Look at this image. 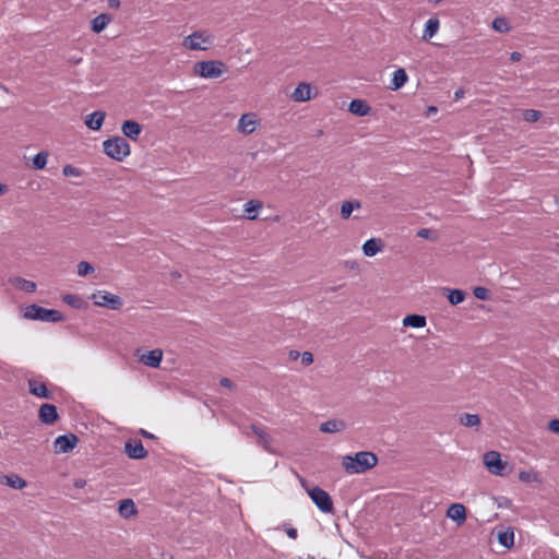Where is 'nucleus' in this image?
I'll list each match as a JSON object with an SVG mask.
<instances>
[{"label":"nucleus","mask_w":559,"mask_h":559,"mask_svg":"<svg viewBox=\"0 0 559 559\" xmlns=\"http://www.w3.org/2000/svg\"><path fill=\"white\" fill-rule=\"evenodd\" d=\"M28 391L36 397L40 399H50L51 392L47 389L44 382H39L35 379H29L27 381Z\"/></svg>","instance_id":"obj_14"},{"label":"nucleus","mask_w":559,"mask_h":559,"mask_svg":"<svg viewBox=\"0 0 559 559\" xmlns=\"http://www.w3.org/2000/svg\"><path fill=\"white\" fill-rule=\"evenodd\" d=\"M219 383H221V385H222V386H224V388H228V389L233 388V382H231V380H229L228 378H222V379L219 380Z\"/></svg>","instance_id":"obj_45"},{"label":"nucleus","mask_w":559,"mask_h":559,"mask_svg":"<svg viewBox=\"0 0 559 559\" xmlns=\"http://www.w3.org/2000/svg\"><path fill=\"white\" fill-rule=\"evenodd\" d=\"M473 294L475 298L479 300H487L489 297V290L486 287L477 286L474 288Z\"/></svg>","instance_id":"obj_41"},{"label":"nucleus","mask_w":559,"mask_h":559,"mask_svg":"<svg viewBox=\"0 0 559 559\" xmlns=\"http://www.w3.org/2000/svg\"><path fill=\"white\" fill-rule=\"evenodd\" d=\"M492 28L499 33H508L510 31L509 22L504 17H496L492 21Z\"/></svg>","instance_id":"obj_37"},{"label":"nucleus","mask_w":559,"mask_h":559,"mask_svg":"<svg viewBox=\"0 0 559 559\" xmlns=\"http://www.w3.org/2000/svg\"><path fill=\"white\" fill-rule=\"evenodd\" d=\"M378 463V457L372 452L361 451L355 455H345L342 459V466L348 474H362Z\"/></svg>","instance_id":"obj_1"},{"label":"nucleus","mask_w":559,"mask_h":559,"mask_svg":"<svg viewBox=\"0 0 559 559\" xmlns=\"http://www.w3.org/2000/svg\"><path fill=\"white\" fill-rule=\"evenodd\" d=\"M298 357H300V353L297 350H290L289 352V358L293 360H296Z\"/></svg>","instance_id":"obj_51"},{"label":"nucleus","mask_w":559,"mask_h":559,"mask_svg":"<svg viewBox=\"0 0 559 559\" xmlns=\"http://www.w3.org/2000/svg\"><path fill=\"white\" fill-rule=\"evenodd\" d=\"M226 69V66L222 61L207 60L195 63V73L203 79H217Z\"/></svg>","instance_id":"obj_5"},{"label":"nucleus","mask_w":559,"mask_h":559,"mask_svg":"<svg viewBox=\"0 0 559 559\" xmlns=\"http://www.w3.org/2000/svg\"><path fill=\"white\" fill-rule=\"evenodd\" d=\"M408 80V75L403 68H400L393 72L390 88L397 91L405 85Z\"/></svg>","instance_id":"obj_23"},{"label":"nucleus","mask_w":559,"mask_h":559,"mask_svg":"<svg viewBox=\"0 0 559 559\" xmlns=\"http://www.w3.org/2000/svg\"><path fill=\"white\" fill-rule=\"evenodd\" d=\"M463 95H464V90H463V88H459V90H456V91L454 92V98H455V99H460V98H462V97H463Z\"/></svg>","instance_id":"obj_50"},{"label":"nucleus","mask_w":559,"mask_h":559,"mask_svg":"<svg viewBox=\"0 0 559 559\" xmlns=\"http://www.w3.org/2000/svg\"><path fill=\"white\" fill-rule=\"evenodd\" d=\"M382 249V241L379 238H370L362 245V251L366 257H373Z\"/></svg>","instance_id":"obj_24"},{"label":"nucleus","mask_w":559,"mask_h":559,"mask_svg":"<svg viewBox=\"0 0 559 559\" xmlns=\"http://www.w3.org/2000/svg\"><path fill=\"white\" fill-rule=\"evenodd\" d=\"M300 358L304 366H309L313 362V355L310 352H304L300 354Z\"/></svg>","instance_id":"obj_42"},{"label":"nucleus","mask_w":559,"mask_h":559,"mask_svg":"<svg viewBox=\"0 0 559 559\" xmlns=\"http://www.w3.org/2000/svg\"><path fill=\"white\" fill-rule=\"evenodd\" d=\"M447 516L461 525L466 520V509L461 503H453L448 508Z\"/></svg>","instance_id":"obj_15"},{"label":"nucleus","mask_w":559,"mask_h":559,"mask_svg":"<svg viewBox=\"0 0 559 559\" xmlns=\"http://www.w3.org/2000/svg\"><path fill=\"white\" fill-rule=\"evenodd\" d=\"M428 234H429V230H428V229H425V228H424V229H420V230L418 231V236H419V237H427V236H428Z\"/></svg>","instance_id":"obj_52"},{"label":"nucleus","mask_w":559,"mask_h":559,"mask_svg":"<svg viewBox=\"0 0 559 559\" xmlns=\"http://www.w3.org/2000/svg\"><path fill=\"white\" fill-rule=\"evenodd\" d=\"M1 483L12 489H23L26 487V481L17 474L11 473L1 476Z\"/></svg>","instance_id":"obj_17"},{"label":"nucleus","mask_w":559,"mask_h":559,"mask_svg":"<svg viewBox=\"0 0 559 559\" xmlns=\"http://www.w3.org/2000/svg\"><path fill=\"white\" fill-rule=\"evenodd\" d=\"M62 300L70 307L74 308V309H82L85 307V301L84 299L79 296V295H74V294H67L62 297Z\"/></svg>","instance_id":"obj_31"},{"label":"nucleus","mask_w":559,"mask_h":559,"mask_svg":"<svg viewBox=\"0 0 559 559\" xmlns=\"http://www.w3.org/2000/svg\"><path fill=\"white\" fill-rule=\"evenodd\" d=\"M498 542L506 548H511L514 545V532L512 528L499 532Z\"/></svg>","instance_id":"obj_28"},{"label":"nucleus","mask_w":559,"mask_h":559,"mask_svg":"<svg viewBox=\"0 0 559 559\" xmlns=\"http://www.w3.org/2000/svg\"><path fill=\"white\" fill-rule=\"evenodd\" d=\"M429 111H430V112H436V111H437V107H435V106H430V107H429Z\"/></svg>","instance_id":"obj_54"},{"label":"nucleus","mask_w":559,"mask_h":559,"mask_svg":"<svg viewBox=\"0 0 559 559\" xmlns=\"http://www.w3.org/2000/svg\"><path fill=\"white\" fill-rule=\"evenodd\" d=\"M542 114L535 109H526L523 112V119L527 122H535L540 118Z\"/></svg>","instance_id":"obj_39"},{"label":"nucleus","mask_w":559,"mask_h":559,"mask_svg":"<svg viewBox=\"0 0 559 559\" xmlns=\"http://www.w3.org/2000/svg\"><path fill=\"white\" fill-rule=\"evenodd\" d=\"M142 130V126L135 120H126L121 124V131L123 135L133 141H136L139 139Z\"/></svg>","instance_id":"obj_13"},{"label":"nucleus","mask_w":559,"mask_h":559,"mask_svg":"<svg viewBox=\"0 0 559 559\" xmlns=\"http://www.w3.org/2000/svg\"><path fill=\"white\" fill-rule=\"evenodd\" d=\"M429 2L433 3V4H438L440 3L442 0H428Z\"/></svg>","instance_id":"obj_56"},{"label":"nucleus","mask_w":559,"mask_h":559,"mask_svg":"<svg viewBox=\"0 0 559 559\" xmlns=\"http://www.w3.org/2000/svg\"><path fill=\"white\" fill-rule=\"evenodd\" d=\"M360 206L361 204L357 200L344 201L341 205V216L343 218H348L352 215L353 211L356 209H360Z\"/></svg>","instance_id":"obj_32"},{"label":"nucleus","mask_w":559,"mask_h":559,"mask_svg":"<svg viewBox=\"0 0 559 559\" xmlns=\"http://www.w3.org/2000/svg\"><path fill=\"white\" fill-rule=\"evenodd\" d=\"M520 479L525 480L526 479V474L525 473H521L520 474Z\"/></svg>","instance_id":"obj_55"},{"label":"nucleus","mask_w":559,"mask_h":559,"mask_svg":"<svg viewBox=\"0 0 559 559\" xmlns=\"http://www.w3.org/2000/svg\"><path fill=\"white\" fill-rule=\"evenodd\" d=\"M258 126L257 116L254 114H245L238 121V131L243 134H251Z\"/></svg>","instance_id":"obj_11"},{"label":"nucleus","mask_w":559,"mask_h":559,"mask_svg":"<svg viewBox=\"0 0 559 559\" xmlns=\"http://www.w3.org/2000/svg\"><path fill=\"white\" fill-rule=\"evenodd\" d=\"M7 191V186L3 183H0V195H2Z\"/></svg>","instance_id":"obj_53"},{"label":"nucleus","mask_w":559,"mask_h":559,"mask_svg":"<svg viewBox=\"0 0 559 559\" xmlns=\"http://www.w3.org/2000/svg\"><path fill=\"white\" fill-rule=\"evenodd\" d=\"M484 464L491 474L502 475L507 463L501 460L499 452L489 451L484 455Z\"/></svg>","instance_id":"obj_8"},{"label":"nucleus","mask_w":559,"mask_h":559,"mask_svg":"<svg viewBox=\"0 0 559 559\" xmlns=\"http://www.w3.org/2000/svg\"><path fill=\"white\" fill-rule=\"evenodd\" d=\"M105 117H106V115L104 111H100V110L94 111L87 116V118L85 120V124L91 130H94V131L99 130L103 126Z\"/></svg>","instance_id":"obj_21"},{"label":"nucleus","mask_w":559,"mask_h":559,"mask_svg":"<svg viewBox=\"0 0 559 559\" xmlns=\"http://www.w3.org/2000/svg\"><path fill=\"white\" fill-rule=\"evenodd\" d=\"M440 22L437 17H430L425 23V28L421 38L428 40L432 38L439 31Z\"/></svg>","instance_id":"obj_26"},{"label":"nucleus","mask_w":559,"mask_h":559,"mask_svg":"<svg viewBox=\"0 0 559 559\" xmlns=\"http://www.w3.org/2000/svg\"><path fill=\"white\" fill-rule=\"evenodd\" d=\"M111 22V16L107 13H100L91 21V28L94 33H100Z\"/></svg>","instance_id":"obj_22"},{"label":"nucleus","mask_w":559,"mask_h":559,"mask_svg":"<svg viewBox=\"0 0 559 559\" xmlns=\"http://www.w3.org/2000/svg\"><path fill=\"white\" fill-rule=\"evenodd\" d=\"M285 532L287 534V536L292 539H296L297 538V530L293 526H286L285 527Z\"/></svg>","instance_id":"obj_44"},{"label":"nucleus","mask_w":559,"mask_h":559,"mask_svg":"<svg viewBox=\"0 0 559 559\" xmlns=\"http://www.w3.org/2000/svg\"><path fill=\"white\" fill-rule=\"evenodd\" d=\"M118 512L120 516L130 519L138 513V510L132 499H123L119 502Z\"/></svg>","instance_id":"obj_19"},{"label":"nucleus","mask_w":559,"mask_h":559,"mask_svg":"<svg viewBox=\"0 0 559 559\" xmlns=\"http://www.w3.org/2000/svg\"><path fill=\"white\" fill-rule=\"evenodd\" d=\"M47 160H48V153L45 151H41L34 156L33 166L35 169H44L47 165Z\"/></svg>","instance_id":"obj_36"},{"label":"nucleus","mask_w":559,"mask_h":559,"mask_svg":"<svg viewBox=\"0 0 559 559\" xmlns=\"http://www.w3.org/2000/svg\"><path fill=\"white\" fill-rule=\"evenodd\" d=\"M62 174L66 177H80L82 175V171L79 168L74 167L73 165L68 164L63 166Z\"/></svg>","instance_id":"obj_40"},{"label":"nucleus","mask_w":559,"mask_h":559,"mask_svg":"<svg viewBox=\"0 0 559 559\" xmlns=\"http://www.w3.org/2000/svg\"><path fill=\"white\" fill-rule=\"evenodd\" d=\"M91 299L95 306L111 310H119L123 305L120 296L111 294L107 290H96L92 294Z\"/></svg>","instance_id":"obj_7"},{"label":"nucleus","mask_w":559,"mask_h":559,"mask_svg":"<svg viewBox=\"0 0 559 559\" xmlns=\"http://www.w3.org/2000/svg\"><path fill=\"white\" fill-rule=\"evenodd\" d=\"M548 428L550 431L559 433V419H551L548 424Z\"/></svg>","instance_id":"obj_43"},{"label":"nucleus","mask_w":559,"mask_h":559,"mask_svg":"<svg viewBox=\"0 0 559 559\" xmlns=\"http://www.w3.org/2000/svg\"><path fill=\"white\" fill-rule=\"evenodd\" d=\"M23 317L27 320L41 322H60L63 320V316L60 311L46 309L35 304L25 307Z\"/></svg>","instance_id":"obj_3"},{"label":"nucleus","mask_w":559,"mask_h":559,"mask_svg":"<svg viewBox=\"0 0 559 559\" xmlns=\"http://www.w3.org/2000/svg\"><path fill=\"white\" fill-rule=\"evenodd\" d=\"M163 352L160 349H152L140 357V361L151 368H157L160 365Z\"/></svg>","instance_id":"obj_16"},{"label":"nucleus","mask_w":559,"mask_h":559,"mask_svg":"<svg viewBox=\"0 0 559 559\" xmlns=\"http://www.w3.org/2000/svg\"><path fill=\"white\" fill-rule=\"evenodd\" d=\"M213 44V36L205 31H197L183 38L182 45L190 50H206Z\"/></svg>","instance_id":"obj_6"},{"label":"nucleus","mask_w":559,"mask_h":559,"mask_svg":"<svg viewBox=\"0 0 559 559\" xmlns=\"http://www.w3.org/2000/svg\"><path fill=\"white\" fill-rule=\"evenodd\" d=\"M103 151L108 157L117 162H122L131 153L130 144L119 135L105 140Z\"/></svg>","instance_id":"obj_2"},{"label":"nucleus","mask_w":559,"mask_h":559,"mask_svg":"<svg viewBox=\"0 0 559 559\" xmlns=\"http://www.w3.org/2000/svg\"><path fill=\"white\" fill-rule=\"evenodd\" d=\"M93 272H94V266L90 262L81 261L78 264V275L86 276Z\"/></svg>","instance_id":"obj_38"},{"label":"nucleus","mask_w":559,"mask_h":559,"mask_svg":"<svg viewBox=\"0 0 559 559\" xmlns=\"http://www.w3.org/2000/svg\"><path fill=\"white\" fill-rule=\"evenodd\" d=\"M427 324V319L423 314H408L403 319V326L421 329Z\"/></svg>","instance_id":"obj_25"},{"label":"nucleus","mask_w":559,"mask_h":559,"mask_svg":"<svg viewBox=\"0 0 559 559\" xmlns=\"http://www.w3.org/2000/svg\"><path fill=\"white\" fill-rule=\"evenodd\" d=\"M262 207V203L259 201L250 200L245 204V213L248 219H255L258 211Z\"/></svg>","instance_id":"obj_30"},{"label":"nucleus","mask_w":559,"mask_h":559,"mask_svg":"<svg viewBox=\"0 0 559 559\" xmlns=\"http://www.w3.org/2000/svg\"><path fill=\"white\" fill-rule=\"evenodd\" d=\"M448 300L451 305L455 306L464 301L465 292L462 289H449Z\"/></svg>","instance_id":"obj_33"},{"label":"nucleus","mask_w":559,"mask_h":559,"mask_svg":"<svg viewBox=\"0 0 559 559\" xmlns=\"http://www.w3.org/2000/svg\"><path fill=\"white\" fill-rule=\"evenodd\" d=\"M140 433L144 437V438H147V439H155V436L144 429H141L140 430Z\"/></svg>","instance_id":"obj_49"},{"label":"nucleus","mask_w":559,"mask_h":559,"mask_svg":"<svg viewBox=\"0 0 559 559\" xmlns=\"http://www.w3.org/2000/svg\"><path fill=\"white\" fill-rule=\"evenodd\" d=\"M348 109L352 114L360 117L368 115L370 111L369 105L362 99H353L349 103Z\"/></svg>","instance_id":"obj_27"},{"label":"nucleus","mask_w":559,"mask_h":559,"mask_svg":"<svg viewBox=\"0 0 559 559\" xmlns=\"http://www.w3.org/2000/svg\"><path fill=\"white\" fill-rule=\"evenodd\" d=\"M124 451L130 459L134 460H142L147 455V451L140 440H128L124 443Z\"/></svg>","instance_id":"obj_10"},{"label":"nucleus","mask_w":559,"mask_h":559,"mask_svg":"<svg viewBox=\"0 0 559 559\" xmlns=\"http://www.w3.org/2000/svg\"><path fill=\"white\" fill-rule=\"evenodd\" d=\"M302 487L306 489L309 498L312 500V502L316 504V507L323 513H332L334 510L333 500L331 496L323 490L322 488L314 486V487H307L306 481L301 480Z\"/></svg>","instance_id":"obj_4"},{"label":"nucleus","mask_w":559,"mask_h":559,"mask_svg":"<svg viewBox=\"0 0 559 559\" xmlns=\"http://www.w3.org/2000/svg\"><path fill=\"white\" fill-rule=\"evenodd\" d=\"M306 559H314L313 557L308 556Z\"/></svg>","instance_id":"obj_57"},{"label":"nucleus","mask_w":559,"mask_h":559,"mask_svg":"<svg viewBox=\"0 0 559 559\" xmlns=\"http://www.w3.org/2000/svg\"><path fill=\"white\" fill-rule=\"evenodd\" d=\"M107 5L109 9H118L120 7V0H108Z\"/></svg>","instance_id":"obj_47"},{"label":"nucleus","mask_w":559,"mask_h":559,"mask_svg":"<svg viewBox=\"0 0 559 559\" xmlns=\"http://www.w3.org/2000/svg\"><path fill=\"white\" fill-rule=\"evenodd\" d=\"M14 285L26 293H33L36 289V284L34 282L22 277L15 278Z\"/></svg>","instance_id":"obj_35"},{"label":"nucleus","mask_w":559,"mask_h":559,"mask_svg":"<svg viewBox=\"0 0 559 559\" xmlns=\"http://www.w3.org/2000/svg\"><path fill=\"white\" fill-rule=\"evenodd\" d=\"M346 427V424L341 419H331L322 423L320 425V431L324 433H334L343 431Z\"/></svg>","instance_id":"obj_20"},{"label":"nucleus","mask_w":559,"mask_h":559,"mask_svg":"<svg viewBox=\"0 0 559 559\" xmlns=\"http://www.w3.org/2000/svg\"><path fill=\"white\" fill-rule=\"evenodd\" d=\"M460 423L465 427H477L480 424V418L476 414H463L460 417Z\"/></svg>","instance_id":"obj_34"},{"label":"nucleus","mask_w":559,"mask_h":559,"mask_svg":"<svg viewBox=\"0 0 559 559\" xmlns=\"http://www.w3.org/2000/svg\"><path fill=\"white\" fill-rule=\"evenodd\" d=\"M295 102H307L311 98V88L308 83H299L292 94Z\"/></svg>","instance_id":"obj_18"},{"label":"nucleus","mask_w":559,"mask_h":559,"mask_svg":"<svg viewBox=\"0 0 559 559\" xmlns=\"http://www.w3.org/2000/svg\"><path fill=\"white\" fill-rule=\"evenodd\" d=\"M510 59L513 61V62H516V61H520L522 59V55L518 51H513L511 52L510 55Z\"/></svg>","instance_id":"obj_48"},{"label":"nucleus","mask_w":559,"mask_h":559,"mask_svg":"<svg viewBox=\"0 0 559 559\" xmlns=\"http://www.w3.org/2000/svg\"><path fill=\"white\" fill-rule=\"evenodd\" d=\"M78 441V437L73 433L61 435L53 442L55 452L68 453L73 450Z\"/></svg>","instance_id":"obj_9"},{"label":"nucleus","mask_w":559,"mask_h":559,"mask_svg":"<svg viewBox=\"0 0 559 559\" xmlns=\"http://www.w3.org/2000/svg\"><path fill=\"white\" fill-rule=\"evenodd\" d=\"M38 417L43 424H53L58 418L57 407L52 404H43L39 408Z\"/></svg>","instance_id":"obj_12"},{"label":"nucleus","mask_w":559,"mask_h":559,"mask_svg":"<svg viewBox=\"0 0 559 559\" xmlns=\"http://www.w3.org/2000/svg\"><path fill=\"white\" fill-rule=\"evenodd\" d=\"M74 487L75 488H84L85 485H86V480L85 479H82V478H79V479H75L74 483H73Z\"/></svg>","instance_id":"obj_46"},{"label":"nucleus","mask_w":559,"mask_h":559,"mask_svg":"<svg viewBox=\"0 0 559 559\" xmlns=\"http://www.w3.org/2000/svg\"><path fill=\"white\" fill-rule=\"evenodd\" d=\"M252 431L258 436L259 438V444L264 449L269 450L271 444V437L267 432H265L263 429L255 425H251Z\"/></svg>","instance_id":"obj_29"}]
</instances>
